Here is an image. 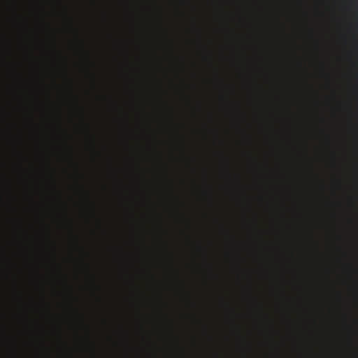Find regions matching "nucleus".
Returning <instances> with one entry per match:
<instances>
[{
  "label": "nucleus",
  "instance_id": "nucleus-7",
  "mask_svg": "<svg viewBox=\"0 0 358 358\" xmlns=\"http://www.w3.org/2000/svg\"><path fill=\"white\" fill-rule=\"evenodd\" d=\"M16 358H17V354L16 353Z\"/></svg>",
  "mask_w": 358,
  "mask_h": 358
},
{
  "label": "nucleus",
  "instance_id": "nucleus-4",
  "mask_svg": "<svg viewBox=\"0 0 358 358\" xmlns=\"http://www.w3.org/2000/svg\"><path fill=\"white\" fill-rule=\"evenodd\" d=\"M17 24L20 26V27H25V22L24 19L22 17L21 15L17 14Z\"/></svg>",
  "mask_w": 358,
  "mask_h": 358
},
{
  "label": "nucleus",
  "instance_id": "nucleus-3",
  "mask_svg": "<svg viewBox=\"0 0 358 358\" xmlns=\"http://www.w3.org/2000/svg\"><path fill=\"white\" fill-rule=\"evenodd\" d=\"M16 223H17V229L19 230V231L24 234V231L23 229L22 220L21 219H17L16 221Z\"/></svg>",
  "mask_w": 358,
  "mask_h": 358
},
{
  "label": "nucleus",
  "instance_id": "nucleus-2",
  "mask_svg": "<svg viewBox=\"0 0 358 358\" xmlns=\"http://www.w3.org/2000/svg\"><path fill=\"white\" fill-rule=\"evenodd\" d=\"M16 296L19 303L22 304L23 303V294L21 290L18 289V287L16 288Z\"/></svg>",
  "mask_w": 358,
  "mask_h": 358
},
{
  "label": "nucleus",
  "instance_id": "nucleus-1",
  "mask_svg": "<svg viewBox=\"0 0 358 358\" xmlns=\"http://www.w3.org/2000/svg\"><path fill=\"white\" fill-rule=\"evenodd\" d=\"M17 155L19 159H20V162L17 164V166H18L19 170L20 171H22L24 170L23 167H22V162L25 159V157L24 155V153L21 150H20L18 149L17 150Z\"/></svg>",
  "mask_w": 358,
  "mask_h": 358
},
{
  "label": "nucleus",
  "instance_id": "nucleus-5",
  "mask_svg": "<svg viewBox=\"0 0 358 358\" xmlns=\"http://www.w3.org/2000/svg\"><path fill=\"white\" fill-rule=\"evenodd\" d=\"M17 145H22V138L21 134H20V136H17Z\"/></svg>",
  "mask_w": 358,
  "mask_h": 358
},
{
  "label": "nucleus",
  "instance_id": "nucleus-6",
  "mask_svg": "<svg viewBox=\"0 0 358 358\" xmlns=\"http://www.w3.org/2000/svg\"><path fill=\"white\" fill-rule=\"evenodd\" d=\"M17 78H18L19 80H22V75H21L20 73H17Z\"/></svg>",
  "mask_w": 358,
  "mask_h": 358
}]
</instances>
